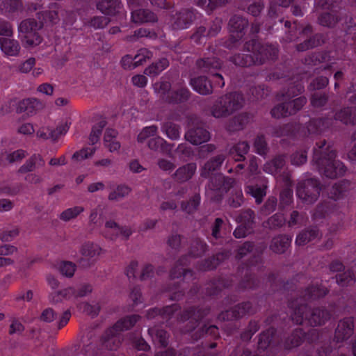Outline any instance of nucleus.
I'll return each instance as SVG.
<instances>
[{"label":"nucleus","mask_w":356,"mask_h":356,"mask_svg":"<svg viewBox=\"0 0 356 356\" xmlns=\"http://www.w3.org/2000/svg\"><path fill=\"white\" fill-rule=\"evenodd\" d=\"M327 293V290L322 286H311L307 287L304 291H302L299 297L295 300H298L299 304L304 303L307 300H316L317 298L325 296Z\"/></svg>","instance_id":"4468645a"},{"label":"nucleus","mask_w":356,"mask_h":356,"mask_svg":"<svg viewBox=\"0 0 356 356\" xmlns=\"http://www.w3.org/2000/svg\"><path fill=\"white\" fill-rule=\"evenodd\" d=\"M304 332L301 329L295 330L284 342V348L291 349L300 346L304 339Z\"/></svg>","instance_id":"72a5a7b5"},{"label":"nucleus","mask_w":356,"mask_h":356,"mask_svg":"<svg viewBox=\"0 0 356 356\" xmlns=\"http://www.w3.org/2000/svg\"><path fill=\"white\" fill-rule=\"evenodd\" d=\"M197 165L195 163H187L177 168L172 177L178 183H184L193 177Z\"/></svg>","instance_id":"dca6fc26"},{"label":"nucleus","mask_w":356,"mask_h":356,"mask_svg":"<svg viewBox=\"0 0 356 356\" xmlns=\"http://www.w3.org/2000/svg\"><path fill=\"white\" fill-rule=\"evenodd\" d=\"M275 334V330L272 327L263 332L259 336L258 348L263 350H266L270 346Z\"/></svg>","instance_id":"de8ad7c7"},{"label":"nucleus","mask_w":356,"mask_h":356,"mask_svg":"<svg viewBox=\"0 0 356 356\" xmlns=\"http://www.w3.org/2000/svg\"><path fill=\"white\" fill-rule=\"evenodd\" d=\"M225 159L226 156L222 154L211 157L202 167L201 170V176L204 178H208L212 172L220 168Z\"/></svg>","instance_id":"6ab92c4d"},{"label":"nucleus","mask_w":356,"mask_h":356,"mask_svg":"<svg viewBox=\"0 0 356 356\" xmlns=\"http://www.w3.org/2000/svg\"><path fill=\"white\" fill-rule=\"evenodd\" d=\"M231 36L227 42V47L229 49L238 47L240 40L245 35V30L248 26V21L239 15L233 16L229 22Z\"/></svg>","instance_id":"0eeeda50"},{"label":"nucleus","mask_w":356,"mask_h":356,"mask_svg":"<svg viewBox=\"0 0 356 356\" xmlns=\"http://www.w3.org/2000/svg\"><path fill=\"white\" fill-rule=\"evenodd\" d=\"M3 4L5 11L9 13H14L23 10V3L21 0H6Z\"/></svg>","instance_id":"680f3d73"},{"label":"nucleus","mask_w":356,"mask_h":356,"mask_svg":"<svg viewBox=\"0 0 356 356\" xmlns=\"http://www.w3.org/2000/svg\"><path fill=\"white\" fill-rule=\"evenodd\" d=\"M161 130L171 140H177L180 136V126L171 121L163 122Z\"/></svg>","instance_id":"f704fd0d"},{"label":"nucleus","mask_w":356,"mask_h":356,"mask_svg":"<svg viewBox=\"0 0 356 356\" xmlns=\"http://www.w3.org/2000/svg\"><path fill=\"white\" fill-rule=\"evenodd\" d=\"M83 207L79 206L67 209L60 213V218L64 221H69L76 218L79 214L83 212Z\"/></svg>","instance_id":"e2e57ef3"},{"label":"nucleus","mask_w":356,"mask_h":356,"mask_svg":"<svg viewBox=\"0 0 356 356\" xmlns=\"http://www.w3.org/2000/svg\"><path fill=\"white\" fill-rule=\"evenodd\" d=\"M49 10L44 12V16L52 24H57L60 21L59 12L60 6L57 3H52L49 5Z\"/></svg>","instance_id":"864d4df0"},{"label":"nucleus","mask_w":356,"mask_h":356,"mask_svg":"<svg viewBox=\"0 0 356 356\" xmlns=\"http://www.w3.org/2000/svg\"><path fill=\"white\" fill-rule=\"evenodd\" d=\"M243 51L251 52L254 58L256 65L264 64L268 60L277 57V49L268 44H262L255 40L246 42L243 44Z\"/></svg>","instance_id":"7ed1b4c3"},{"label":"nucleus","mask_w":356,"mask_h":356,"mask_svg":"<svg viewBox=\"0 0 356 356\" xmlns=\"http://www.w3.org/2000/svg\"><path fill=\"white\" fill-rule=\"evenodd\" d=\"M325 3L327 5L325 8L331 9V12H324L318 17V22L320 25L327 27H334L341 19L339 13L333 10L335 8L334 3H337L339 0H324Z\"/></svg>","instance_id":"9d476101"},{"label":"nucleus","mask_w":356,"mask_h":356,"mask_svg":"<svg viewBox=\"0 0 356 356\" xmlns=\"http://www.w3.org/2000/svg\"><path fill=\"white\" fill-rule=\"evenodd\" d=\"M188 262V257L185 256L179 259L176 263L175 267L170 271V277L172 279L179 278L181 276L186 277L189 276L191 277L193 276L192 271L190 270H187L184 268L185 266L187 265Z\"/></svg>","instance_id":"bb28decb"},{"label":"nucleus","mask_w":356,"mask_h":356,"mask_svg":"<svg viewBox=\"0 0 356 356\" xmlns=\"http://www.w3.org/2000/svg\"><path fill=\"white\" fill-rule=\"evenodd\" d=\"M74 293V288L67 287L63 290L51 293L49 295V301L53 303H58L59 302H61L63 299H70L72 297H73Z\"/></svg>","instance_id":"a19ab883"},{"label":"nucleus","mask_w":356,"mask_h":356,"mask_svg":"<svg viewBox=\"0 0 356 356\" xmlns=\"http://www.w3.org/2000/svg\"><path fill=\"white\" fill-rule=\"evenodd\" d=\"M168 65V60L166 58H163L147 67L145 70L144 73L148 76H156L165 70Z\"/></svg>","instance_id":"79ce46f5"},{"label":"nucleus","mask_w":356,"mask_h":356,"mask_svg":"<svg viewBox=\"0 0 356 356\" xmlns=\"http://www.w3.org/2000/svg\"><path fill=\"white\" fill-rule=\"evenodd\" d=\"M289 307L292 310L291 319L296 324H302L305 321L312 326H320L330 318V314L325 308L309 309L305 303L299 304L298 300H292Z\"/></svg>","instance_id":"f03ea898"},{"label":"nucleus","mask_w":356,"mask_h":356,"mask_svg":"<svg viewBox=\"0 0 356 356\" xmlns=\"http://www.w3.org/2000/svg\"><path fill=\"white\" fill-rule=\"evenodd\" d=\"M156 38L157 35L154 31H152L145 28H140L136 30L132 35L128 37L130 41H135L141 38Z\"/></svg>","instance_id":"13d9d810"},{"label":"nucleus","mask_w":356,"mask_h":356,"mask_svg":"<svg viewBox=\"0 0 356 356\" xmlns=\"http://www.w3.org/2000/svg\"><path fill=\"white\" fill-rule=\"evenodd\" d=\"M78 307L83 313L86 314L87 315H90L92 317L97 316L100 310V307L98 304L95 305H91L86 302L80 303L78 305Z\"/></svg>","instance_id":"0e129e2a"},{"label":"nucleus","mask_w":356,"mask_h":356,"mask_svg":"<svg viewBox=\"0 0 356 356\" xmlns=\"http://www.w3.org/2000/svg\"><path fill=\"white\" fill-rule=\"evenodd\" d=\"M322 234L316 227H309L301 230L296 236V244L303 246L316 239H320Z\"/></svg>","instance_id":"ddd939ff"},{"label":"nucleus","mask_w":356,"mask_h":356,"mask_svg":"<svg viewBox=\"0 0 356 356\" xmlns=\"http://www.w3.org/2000/svg\"><path fill=\"white\" fill-rule=\"evenodd\" d=\"M222 96L213 103L211 108V113L216 118H224L231 115Z\"/></svg>","instance_id":"c85d7f7f"},{"label":"nucleus","mask_w":356,"mask_h":356,"mask_svg":"<svg viewBox=\"0 0 356 356\" xmlns=\"http://www.w3.org/2000/svg\"><path fill=\"white\" fill-rule=\"evenodd\" d=\"M223 175L216 174L210 178L209 188L212 191H218L222 194Z\"/></svg>","instance_id":"69168bd1"},{"label":"nucleus","mask_w":356,"mask_h":356,"mask_svg":"<svg viewBox=\"0 0 356 356\" xmlns=\"http://www.w3.org/2000/svg\"><path fill=\"white\" fill-rule=\"evenodd\" d=\"M348 182L343 181L334 184L330 191V197L334 200H339L344 197L347 193Z\"/></svg>","instance_id":"ea45409f"},{"label":"nucleus","mask_w":356,"mask_h":356,"mask_svg":"<svg viewBox=\"0 0 356 356\" xmlns=\"http://www.w3.org/2000/svg\"><path fill=\"white\" fill-rule=\"evenodd\" d=\"M328 95L325 93L315 92L311 97V104L314 108H321L324 106L328 101Z\"/></svg>","instance_id":"052dcab7"},{"label":"nucleus","mask_w":356,"mask_h":356,"mask_svg":"<svg viewBox=\"0 0 356 356\" xmlns=\"http://www.w3.org/2000/svg\"><path fill=\"white\" fill-rule=\"evenodd\" d=\"M131 21L135 24L156 22L157 17L148 9L139 8L132 11Z\"/></svg>","instance_id":"5701e85b"},{"label":"nucleus","mask_w":356,"mask_h":356,"mask_svg":"<svg viewBox=\"0 0 356 356\" xmlns=\"http://www.w3.org/2000/svg\"><path fill=\"white\" fill-rule=\"evenodd\" d=\"M230 61L239 67L256 65L253 54H237L229 58Z\"/></svg>","instance_id":"473e14b6"},{"label":"nucleus","mask_w":356,"mask_h":356,"mask_svg":"<svg viewBox=\"0 0 356 356\" xmlns=\"http://www.w3.org/2000/svg\"><path fill=\"white\" fill-rule=\"evenodd\" d=\"M101 250V248L97 245L87 242L81 245L80 252L81 256L95 259V257L99 255Z\"/></svg>","instance_id":"37998d69"},{"label":"nucleus","mask_w":356,"mask_h":356,"mask_svg":"<svg viewBox=\"0 0 356 356\" xmlns=\"http://www.w3.org/2000/svg\"><path fill=\"white\" fill-rule=\"evenodd\" d=\"M209 313L208 308L190 307L184 310L178 317L179 322L188 321L185 332L193 330L198 325V322Z\"/></svg>","instance_id":"6e6552de"},{"label":"nucleus","mask_w":356,"mask_h":356,"mask_svg":"<svg viewBox=\"0 0 356 356\" xmlns=\"http://www.w3.org/2000/svg\"><path fill=\"white\" fill-rule=\"evenodd\" d=\"M253 147L255 152L261 156H266L269 151L267 141L264 135H259L254 138Z\"/></svg>","instance_id":"8fccbe9b"},{"label":"nucleus","mask_w":356,"mask_h":356,"mask_svg":"<svg viewBox=\"0 0 356 356\" xmlns=\"http://www.w3.org/2000/svg\"><path fill=\"white\" fill-rule=\"evenodd\" d=\"M307 222V217L305 213L294 210L290 214L287 225L289 227H293L294 226H302L305 225Z\"/></svg>","instance_id":"09e8293b"},{"label":"nucleus","mask_w":356,"mask_h":356,"mask_svg":"<svg viewBox=\"0 0 356 356\" xmlns=\"http://www.w3.org/2000/svg\"><path fill=\"white\" fill-rule=\"evenodd\" d=\"M304 91V87L303 86L299 83L296 82L290 84L287 90L285 91L283 96L286 99H291L293 98L300 94H301Z\"/></svg>","instance_id":"bf43d9fd"},{"label":"nucleus","mask_w":356,"mask_h":356,"mask_svg":"<svg viewBox=\"0 0 356 356\" xmlns=\"http://www.w3.org/2000/svg\"><path fill=\"white\" fill-rule=\"evenodd\" d=\"M285 156L277 155L271 161L266 162L264 165V170L270 174H275L279 172L285 165Z\"/></svg>","instance_id":"7c9ffc66"},{"label":"nucleus","mask_w":356,"mask_h":356,"mask_svg":"<svg viewBox=\"0 0 356 356\" xmlns=\"http://www.w3.org/2000/svg\"><path fill=\"white\" fill-rule=\"evenodd\" d=\"M266 186H259L258 185H250L246 187V193L255 198L256 202L259 204L263 201V198L266 195Z\"/></svg>","instance_id":"a18cd8bd"},{"label":"nucleus","mask_w":356,"mask_h":356,"mask_svg":"<svg viewBox=\"0 0 356 356\" xmlns=\"http://www.w3.org/2000/svg\"><path fill=\"white\" fill-rule=\"evenodd\" d=\"M148 333L154 341L158 342L162 346L168 345V334L165 330L154 327L148 330Z\"/></svg>","instance_id":"4c0bfd02"},{"label":"nucleus","mask_w":356,"mask_h":356,"mask_svg":"<svg viewBox=\"0 0 356 356\" xmlns=\"http://www.w3.org/2000/svg\"><path fill=\"white\" fill-rule=\"evenodd\" d=\"M326 127L325 121L323 119H313L308 122L307 129L310 134H318Z\"/></svg>","instance_id":"4d7b16f0"},{"label":"nucleus","mask_w":356,"mask_h":356,"mask_svg":"<svg viewBox=\"0 0 356 356\" xmlns=\"http://www.w3.org/2000/svg\"><path fill=\"white\" fill-rule=\"evenodd\" d=\"M254 212L248 209L241 212L240 215L236 218V220L241 225H246L252 228L254 220Z\"/></svg>","instance_id":"6e6d98bb"},{"label":"nucleus","mask_w":356,"mask_h":356,"mask_svg":"<svg viewBox=\"0 0 356 356\" xmlns=\"http://www.w3.org/2000/svg\"><path fill=\"white\" fill-rule=\"evenodd\" d=\"M41 27L42 25L33 18H28L20 22L18 31L24 34L22 41L27 47H33L41 43L42 38L37 32Z\"/></svg>","instance_id":"423d86ee"},{"label":"nucleus","mask_w":356,"mask_h":356,"mask_svg":"<svg viewBox=\"0 0 356 356\" xmlns=\"http://www.w3.org/2000/svg\"><path fill=\"white\" fill-rule=\"evenodd\" d=\"M334 119L346 125H354L356 123V108L355 107L343 108L335 113Z\"/></svg>","instance_id":"393cba45"},{"label":"nucleus","mask_w":356,"mask_h":356,"mask_svg":"<svg viewBox=\"0 0 356 356\" xmlns=\"http://www.w3.org/2000/svg\"><path fill=\"white\" fill-rule=\"evenodd\" d=\"M200 202V196L199 194L194 195L189 201L182 202L181 208L188 213H192L197 210Z\"/></svg>","instance_id":"603ef678"},{"label":"nucleus","mask_w":356,"mask_h":356,"mask_svg":"<svg viewBox=\"0 0 356 356\" xmlns=\"http://www.w3.org/2000/svg\"><path fill=\"white\" fill-rule=\"evenodd\" d=\"M249 122L246 113H241L231 118L227 124L226 129L229 132H235L244 129Z\"/></svg>","instance_id":"a878e982"},{"label":"nucleus","mask_w":356,"mask_h":356,"mask_svg":"<svg viewBox=\"0 0 356 356\" xmlns=\"http://www.w3.org/2000/svg\"><path fill=\"white\" fill-rule=\"evenodd\" d=\"M207 250V244L200 238H195L191 245L189 254L193 257L202 256Z\"/></svg>","instance_id":"c03bdc74"},{"label":"nucleus","mask_w":356,"mask_h":356,"mask_svg":"<svg viewBox=\"0 0 356 356\" xmlns=\"http://www.w3.org/2000/svg\"><path fill=\"white\" fill-rule=\"evenodd\" d=\"M336 157L337 152L330 143L321 140L316 143L312 162L320 174L330 179H336L345 175L346 167L341 161L337 160Z\"/></svg>","instance_id":"f257e3e1"},{"label":"nucleus","mask_w":356,"mask_h":356,"mask_svg":"<svg viewBox=\"0 0 356 356\" xmlns=\"http://www.w3.org/2000/svg\"><path fill=\"white\" fill-rule=\"evenodd\" d=\"M254 312L255 309L252 304L250 302H244L238 304L230 310L222 312L219 314L218 318L221 321H232Z\"/></svg>","instance_id":"1a4fd4ad"},{"label":"nucleus","mask_w":356,"mask_h":356,"mask_svg":"<svg viewBox=\"0 0 356 356\" xmlns=\"http://www.w3.org/2000/svg\"><path fill=\"white\" fill-rule=\"evenodd\" d=\"M152 57V54L148 49L143 48L138 50V54L132 58L131 56L127 55L122 59V64L124 66L125 62L131 63L132 68H136L138 66L143 65L146 63L147 60H149Z\"/></svg>","instance_id":"b1692460"},{"label":"nucleus","mask_w":356,"mask_h":356,"mask_svg":"<svg viewBox=\"0 0 356 356\" xmlns=\"http://www.w3.org/2000/svg\"><path fill=\"white\" fill-rule=\"evenodd\" d=\"M190 97V91L188 88L181 87L170 93L169 99H166L169 103H181L187 101Z\"/></svg>","instance_id":"58836bf2"},{"label":"nucleus","mask_w":356,"mask_h":356,"mask_svg":"<svg viewBox=\"0 0 356 356\" xmlns=\"http://www.w3.org/2000/svg\"><path fill=\"white\" fill-rule=\"evenodd\" d=\"M131 189L127 185L120 184L113 191V200H120L127 196Z\"/></svg>","instance_id":"338daca9"},{"label":"nucleus","mask_w":356,"mask_h":356,"mask_svg":"<svg viewBox=\"0 0 356 356\" xmlns=\"http://www.w3.org/2000/svg\"><path fill=\"white\" fill-rule=\"evenodd\" d=\"M354 319L352 317L341 320L335 330L334 339L337 342H342L348 339L353 334Z\"/></svg>","instance_id":"f8f14e48"},{"label":"nucleus","mask_w":356,"mask_h":356,"mask_svg":"<svg viewBox=\"0 0 356 356\" xmlns=\"http://www.w3.org/2000/svg\"><path fill=\"white\" fill-rule=\"evenodd\" d=\"M140 316L137 314L127 316L113 325V330L116 332H122L128 330L135 325V324L140 320Z\"/></svg>","instance_id":"cd10ccee"},{"label":"nucleus","mask_w":356,"mask_h":356,"mask_svg":"<svg viewBox=\"0 0 356 356\" xmlns=\"http://www.w3.org/2000/svg\"><path fill=\"white\" fill-rule=\"evenodd\" d=\"M196 65L202 72L213 74L222 66L221 61L216 57H204L196 61Z\"/></svg>","instance_id":"2eb2a0df"},{"label":"nucleus","mask_w":356,"mask_h":356,"mask_svg":"<svg viewBox=\"0 0 356 356\" xmlns=\"http://www.w3.org/2000/svg\"><path fill=\"white\" fill-rule=\"evenodd\" d=\"M307 102V98L304 96L297 97L291 101H286L285 103L290 115H294L301 110Z\"/></svg>","instance_id":"49530a36"},{"label":"nucleus","mask_w":356,"mask_h":356,"mask_svg":"<svg viewBox=\"0 0 356 356\" xmlns=\"http://www.w3.org/2000/svg\"><path fill=\"white\" fill-rule=\"evenodd\" d=\"M190 83L193 88L200 95H207L213 92L212 84L204 76L191 79Z\"/></svg>","instance_id":"aec40b11"},{"label":"nucleus","mask_w":356,"mask_h":356,"mask_svg":"<svg viewBox=\"0 0 356 356\" xmlns=\"http://www.w3.org/2000/svg\"><path fill=\"white\" fill-rule=\"evenodd\" d=\"M171 88V84L168 81H160L156 82L154 85V89L157 92L161 98L166 102V99H169L170 95H166Z\"/></svg>","instance_id":"5fc2aeb1"},{"label":"nucleus","mask_w":356,"mask_h":356,"mask_svg":"<svg viewBox=\"0 0 356 356\" xmlns=\"http://www.w3.org/2000/svg\"><path fill=\"white\" fill-rule=\"evenodd\" d=\"M158 131L156 125L145 127L138 135L137 140L139 143H143L147 138L154 136Z\"/></svg>","instance_id":"774afa93"},{"label":"nucleus","mask_w":356,"mask_h":356,"mask_svg":"<svg viewBox=\"0 0 356 356\" xmlns=\"http://www.w3.org/2000/svg\"><path fill=\"white\" fill-rule=\"evenodd\" d=\"M231 115L241 109L245 104V99L242 94L236 92H229L222 95Z\"/></svg>","instance_id":"f3484780"},{"label":"nucleus","mask_w":356,"mask_h":356,"mask_svg":"<svg viewBox=\"0 0 356 356\" xmlns=\"http://www.w3.org/2000/svg\"><path fill=\"white\" fill-rule=\"evenodd\" d=\"M44 108V104L38 99L28 98L21 101L17 108L18 113L26 112L28 115H33L37 111Z\"/></svg>","instance_id":"a211bd4d"},{"label":"nucleus","mask_w":356,"mask_h":356,"mask_svg":"<svg viewBox=\"0 0 356 356\" xmlns=\"http://www.w3.org/2000/svg\"><path fill=\"white\" fill-rule=\"evenodd\" d=\"M196 18L195 12L191 9H182L172 15V26L175 29L188 28Z\"/></svg>","instance_id":"9b49d317"},{"label":"nucleus","mask_w":356,"mask_h":356,"mask_svg":"<svg viewBox=\"0 0 356 356\" xmlns=\"http://www.w3.org/2000/svg\"><path fill=\"white\" fill-rule=\"evenodd\" d=\"M188 129L185 133L184 138L190 143L198 145L207 142L211 138V134L204 127V123L195 115L188 117Z\"/></svg>","instance_id":"39448f33"},{"label":"nucleus","mask_w":356,"mask_h":356,"mask_svg":"<svg viewBox=\"0 0 356 356\" xmlns=\"http://www.w3.org/2000/svg\"><path fill=\"white\" fill-rule=\"evenodd\" d=\"M147 145L153 151H160L170 156L172 145L160 136L150 139L148 141Z\"/></svg>","instance_id":"c756f323"},{"label":"nucleus","mask_w":356,"mask_h":356,"mask_svg":"<svg viewBox=\"0 0 356 356\" xmlns=\"http://www.w3.org/2000/svg\"><path fill=\"white\" fill-rule=\"evenodd\" d=\"M295 134V127L293 124H285L273 127L271 135L273 137L281 138L292 136Z\"/></svg>","instance_id":"e433bc0d"},{"label":"nucleus","mask_w":356,"mask_h":356,"mask_svg":"<svg viewBox=\"0 0 356 356\" xmlns=\"http://www.w3.org/2000/svg\"><path fill=\"white\" fill-rule=\"evenodd\" d=\"M229 1L230 0H198L197 4L207 12L211 13L217 8L225 6Z\"/></svg>","instance_id":"c9c22d12"},{"label":"nucleus","mask_w":356,"mask_h":356,"mask_svg":"<svg viewBox=\"0 0 356 356\" xmlns=\"http://www.w3.org/2000/svg\"><path fill=\"white\" fill-rule=\"evenodd\" d=\"M286 223V219L282 213H277L270 216L266 222V227L271 229H276Z\"/></svg>","instance_id":"3c124183"},{"label":"nucleus","mask_w":356,"mask_h":356,"mask_svg":"<svg viewBox=\"0 0 356 356\" xmlns=\"http://www.w3.org/2000/svg\"><path fill=\"white\" fill-rule=\"evenodd\" d=\"M0 49L7 56L19 55L21 46L18 40L10 38H0Z\"/></svg>","instance_id":"412c9836"},{"label":"nucleus","mask_w":356,"mask_h":356,"mask_svg":"<svg viewBox=\"0 0 356 356\" xmlns=\"http://www.w3.org/2000/svg\"><path fill=\"white\" fill-rule=\"evenodd\" d=\"M291 238L286 234L275 236L270 243V249L276 254H282L289 248Z\"/></svg>","instance_id":"4be33fe9"},{"label":"nucleus","mask_w":356,"mask_h":356,"mask_svg":"<svg viewBox=\"0 0 356 356\" xmlns=\"http://www.w3.org/2000/svg\"><path fill=\"white\" fill-rule=\"evenodd\" d=\"M249 150L250 145L248 142L239 141L230 148L229 154L238 157L235 159L236 161H241L245 159V155L248 153Z\"/></svg>","instance_id":"2f4dec72"},{"label":"nucleus","mask_w":356,"mask_h":356,"mask_svg":"<svg viewBox=\"0 0 356 356\" xmlns=\"http://www.w3.org/2000/svg\"><path fill=\"white\" fill-rule=\"evenodd\" d=\"M321 191V182L314 178L300 181L296 186L298 197L306 204H312L316 202L320 196Z\"/></svg>","instance_id":"20e7f679"}]
</instances>
